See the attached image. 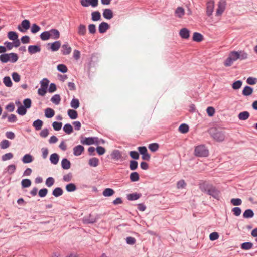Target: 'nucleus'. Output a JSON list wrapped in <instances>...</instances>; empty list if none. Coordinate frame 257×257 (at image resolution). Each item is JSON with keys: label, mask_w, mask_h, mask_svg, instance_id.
<instances>
[{"label": "nucleus", "mask_w": 257, "mask_h": 257, "mask_svg": "<svg viewBox=\"0 0 257 257\" xmlns=\"http://www.w3.org/2000/svg\"><path fill=\"white\" fill-rule=\"evenodd\" d=\"M248 58V54L244 51H233L229 53L228 57L224 62V65L226 67L230 66L233 62L237 59L240 60H245Z\"/></svg>", "instance_id": "nucleus-1"}, {"label": "nucleus", "mask_w": 257, "mask_h": 257, "mask_svg": "<svg viewBox=\"0 0 257 257\" xmlns=\"http://www.w3.org/2000/svg\"><path fill=\"white\" fill-rule=\"evenodd\" d=\"M7 51V48L4 46H0V61L3 63H6L10 61L12 63L16 62L19 56L17 53L12 52L10 53H4Z\"/></svg>", "instance_id": "nucleus-2"}, {"label": "nucleus", "mask_w": 257, "mask_h": 257, "mask_svg": "<svg viewBox=\"0 0 257 257\" xmlns=\"http://www.w3.org/2000/svg\"><path fill=\"white\" fill-rule=\"evenodd\" d=\"M208 132L210 136L217 142L224 141L226 138L225 132L216 127L210 128Z\"/></svg>", "instance_id": "nucleus-3"}, {"label": "nucleus", "mask_w": 257, "mask_h": 257, "mask_svg": "<svg viewBox=\"0 0 257 257\" xmlns=\"http://www.w3.org/2000/svg\"><path fill=\"white\" fill-rule=\"evenodd\" d=\"M194 155L198 157H206L209 155V151L205 145H198L195 148Z\"/></svg>", "instance_id": "nucleus-4"}, {"label": "nucleus", "mask_w": 257, "mask_h": 257, "mask_svg": "<svg viewBox=\"0 0 257 257\" xmlns=\"http://www.w3.org/2000/svg\"><path fill=\"white\" fill-rule=\"evenodd\" d=\"M30 21L27 19L23 20L21 24L18 26V29L22 33H25L30 28Z\"/></svg>", "instance_id": "nucleus-5"}, {"label": "nucleus", "mask_w": 257, "mask_h": 257, "mask_svg": "<svg viewBox=\"0 0 257 257\" xmlns=\"http://www.w3.org/2000/svg\"><path fill=\"white\" fill-rule=\"evenodd\" d=\"M139 154L142 155V159L149 161L150 160V155L148 153L147 148L145 146L139 147L138 148Z\"/></svg>", "instance_id": "nucleus-6"}, {"label": "nucleus", "mask_w": 257, "mask_h": 257, "mask_svg": "<svg viewBox=\"0 0 257 257\" xmlns=\"http://www.w3.org/2000/svg\"><path fill=\"white\" fill-rule=\"evenodd\" d=\"M111 159L114 160L118 161L119 159L124 160L127 156L126 155L125 157H122L121 152L118 150H114L110 154Z\"/></svg>", "instance_id": "nucleus-7"}, {"label": "nucleus", "mask_w": 257, "mask_h": 257, "mask_svg": "<svg viewBox=\"0 0 257 257\" xmlns=\"http://www.w3.org/2000/svg\"><path fill=\"white\" fill-rule=\"evenodd\" d=\"M98 138L96 137H89L87 138H85L84 140H81V143L82 144L90 145L94 144H98Z\"/></svg>", "instance_id": "nucleus-8"}, {"label": "nucleus", "mask_w": 257, "mask_h": 257, "mask_svg": "<svg viewBox=\"0 0 257 257\" xmlns=\"http://www.w3.org/2000/svg\"><path fill=\"white\" fill-rule=\"evenodd\" d=\"M212 184L207 181H203L199 184V189L203 193H207L208 190L211 188Z\"/></svg>", "instance_id": "nucleus-9"}, {"label": "nucleus", "mask_w": 257, "mask_h": 257, "mask_svg": "<svg viewBox=\"0 0 257 257\" xmlns=\"http://www.w3.org/2000/svg\"><path fill=\"white\" fill-rule=\"evenodd\" d=\"M220 191L212 185L211 188L208 190L206 194L210 195L214 198L217 199L219 197Z\"/></svg>", "instance_id": "nucleus-10"}, {"label": "nucleus", "mask_w": 257, "mask_h": 257, "mask_svg": "<svg viewBox=\"0 0 257 257\" xmlns=\"http://www.w3.org/2000/svg\"><path fill=\"white\" fill-rule=\"evenodd\" d=\"M47 45L50 46L49 49L52 51L55 52L59 49L61 46V43L60 41H56L53 43H49Z\"/></svg>", "instance_id": "nucleus-11"}, {"label": "nucleus", "mask_w": 257, "mask_h": 257, "mask_svg": "<svg viewBox=\"0 0 257 257\" xmlns=\"http://www.w3.org/2000/svg\"><path fill=\"white\" fill-rule=\"evenodd\" d=\"M41 47L38 45H30L28 48V52L31 55L36 53H39L41 51Z\"/></svg>", "instance_id": "nucleus-12"}, {"label": "nucleus", "mask_w": 257, "mask_h": 257, "mask_svg": "<svg viewBox=\"0 0 257 257\" xmlns=\"http://www.w3.org/2000/svg\"><path fill=\"white\" fill-rule=\"evenodd\" d=\"M61 51L63 55H67L71 53L72 48L68 42H66L64 44L62 45Z\"/></svg>", "instance_id": "nucleus-13"}, {"label": "nucleus", "mask_w": 257, "mask_h": 257, "mask_svg": "<svg viewBox=\"0 0 257 257\" xmlns=\"http://www.w3.org/2000/svg\"><path fill=\"white\" fill-rule=\"evenodd\" d=\"M214 3L213 1H210L206 4V15L210 17L213 12Z\"/></svg>", "instance_id": "nucleus-14"}, {"label": "nucleus", "mask_w": 257, "mask_h": 257, "mask_svg": "<svg viewBox=\"0 0 257 257\" xmlns=\"http://www.w3.org/2000/svg\"><path fill=\"white\" fill-rule=\"evenodd\" d=\"M110 25L106 22H101L98 26V30L100 33L103 34L110 28Z\"/></svg>", "instance_id": "nucleus-15"}, {"label": "nucleus", "mask_w": 257, "mask_h": 257, "mask_svg": "<svg viewBox=\"0 0 257 257\" xmlns=\"http://www.w3.org/2000/svg\"><path fill=\"white\" fill-rule=\"evenodd\" d=\"M84 151V148L81 145H77L73 148V154L75 156H79Z\"/></svg>", "instance_id": "nucleus-16"}, {"label": "nucleus", "mask_w": 257, "mask_h": 257, "mask_svg": "<svg viewBox=\"0 0 257 257\" xmlns=\"http://www.w3.org/2000/svg\"><path fill=\"white\" fill-rule=\"evenodd\" d=\"M103 17L108 20H110L113 17V13L112 11L110 9H105L103 11Z\"/></svg>", "instance_id": "nucleus-17"}, {"label": "nucleus", "mask_w": 257, "mask_h": 257, "mask_svg": "<svg viewBox=\"0 0 257 257\" xmlns=\"http://www.w3.org/2000/svg\"><path fill=\"white\" fill-rule=\"evenodd\" d=\"M16 166L14 164L8 165L4 170L3 174L8 173L9 175L13 174L16 171Z\"/></svg>", "instance_id": "nucleus-18"}, {"label": "nucleus", "mask_w": 257, "mask_h": 257, "mask_svg": "<svg viewBox=\"0 0 257 257\" xmlns=\"http://www.w3.org/2000/svg\"><path fill=\"white\" fill-rule=\"evenodd\" d=\"M253 91V89L249 86H245L242 90V94L243 96H248L251 95Z\"/></svg>", "instance_id": "nucleus-19"}, {"label": "nucleus", "mask_w": 257, "mask_h": 257, "mask_svg": "<svg viewBox=\"0 0 257 257\" xmlns=\"http://www.w3.org/2000/svg\"><path fill=\"white\" fill-rule=\"evenodd\" d=\"M22 161L24 164L30 163L34 160L33 157L30 154H25L22 158Z\"/></svg>", "instance_id": "nucleus-20"}, {"label": "nucleus", "mask_w": 257, "mask_h": 257, "mask_svg": "<svg viewBox=\"0 0 257 257\" xmlns=\"http://www.w3.org/2000/svg\"><path fill=\"white\" fill-rule=\"evenodd\" d=\"M61 167L64 170H68L71 167V162L67 158H63L61 161Z\"/></svg>", "instance_id": "nucleus-21"}, {"label": "nucleus", "mask_w": 257, "mask_h": 257, "mask_svg": "<svg viewBox=\"0 0 257 257\" xmlns=\"http://www.w3.org/2000/svg\"><path fill=\"white\" fill-rule=\"evenodd\" d=\"M142 196L141 193H134L127 195V199L129 201H135L139 199Z\"/></svg>", "instance_id": "nucleus-22"}, {"label": "nucleus", "mask_w": 257, "mask_h": 257, "mask_svg": "<svg viewBox=\"0 0 257 257\" xmlns=\"http://www.w3.org/2000/svg\"><path fill=\"white\" fill-rule=\"evenodd\" d=\"M179 34L181 38L183 39H188L190 36L189 30L186 28L181 29L180 31Z\"/></svg>", "instance_id": "nucleus-23"}, {"label": "nucleus", "mask_w": 257, "mask_h": 257, "mask_svg": "<svg viewBox=\"0 0 257 257\" xmlns=\"http://www.w3.org/2000/svg\"><path fill=\"white\" fill-rule=\"evenodd\" d=\"M49 32L50 33V38L53 39H57L60 37V32L56 29H51Z\"/></svg>", "instance_id": "nucleus-24"}, {"label": "nucleus", "mask_w": 257, "mask_h": 257, "mask_svg": "<svg viewBox=\"0 0 257 257\" xmlns=\"http://www.w3.org/2000/svg\"><path fill=\"white\" fill-rule=\"evenodd\" d=\"M50 161L54 165H56L59 160V156L57 153H53L50 156Z\"/></svg>", "instance_id": "nucleus-25"}, {"label": "nucleus", "mask_w": 257, "mask_h": 257, "mask_svg": "<svg viewBox=\"0 0 257 257\" xmlns=\"http://www.w3.org/2000/svg\"><path fill=\"white\" fill-rule=\"evenodd\" d=\"M192 40L197 42H201L203 40V36L200 33L194 32L193 35Z\"/></svg>", "instance_id": "nucleus-26"}, {"label": "nucleus", "mask_w": 257, "mask_h": 257, "mask_svg": "<svg viewBox=\"0 0 257 257\" xmlns=\"http://www.w3.org/2000/svg\"><path fill=\"white\" fill-rule=\"evenodd\" d=\"M249 113L247 111H244L240 112L238 115V117L240 120H245L249 118Z\"/></svg>", "instance_id": "nucleus-27"}, {"label": "nucleus", "mask_w": 257, "mask_h": 257, "mask_svg": "<svg viewBox=\"0 0 257 257\" xmlns=\"http://www.w3.org/2000/svg\"><path fill=\"white\" fill-rule=\"evenodd\" d=\"M254 213L251 209H247L243 213V217L244 218H251L254 216Z\"/></svg>", "instance_id": "nucleus-28"}, {"label": "nucleus", "mask_w": 257, "mask_h": 257, "mask_svg": "<svg viewBox=\"0 0 257 257\" xmlns=\"http://www.w3.org/2000/svg\"><path fill=\"white\" fill-rule=\"evenodd\" d=\"M63 193V190L61 187H56L52 191V194L55 197L61 196Z\"/></svg>", "instance_id": "nucleus-29"}, {"label": "nucleus", "mask_w": 257, "mask_h": 257, "mask_svg": "<svg viewBox=\"0 0 257 257\" xmlns=\"http://www.w3.org/2000/svg\"><path fill=\"white\" fill-rule=\"evenodd\" d=\"M99 160L97 158L93 157L89 160L88 164L91 167H96L99 165Z\"/></svg>", "instance_id": "nucleus-30"}, {"label": "nucleus", "mask_w": 257, "mask_h": 257, "mask_svg": "<svg viewBox=\"0 0 257 257\" xmlns=\"http://www.w3.org/2000/svg\"><path fill=\"white\" fill-rule=\"evenodd\" d=\"M55 115L54 110L51 108H47L45 110V116L48 118H51L53 117Z\"/></svg>", "instance_id": "nucleus-31"}, {"label": "nucleus", "mask_w": 257, "mask_h": 257, "mask_svg": "<svg viewBox=\"0 0 257 257\" xmlns=\"http://www.w3.org/2000/svg\"><path fill=\"white\" fill-rule=\"evenodd\" d=\"M115 191L113 189L108 188L103 190L102 194L104 197H110L113 195Z\"/></svg>", "instance_id": "nucleus-32"}, {"label": "nucleus", "mask_w": 257, "mask_h": 257, "mask_svg": "<svg viewBox=\"0 0 257 257\" xmlns=\"http://www.w3.org/2000/svg\"><path fill=\"white\" fill-rule=\"evenodd\" d=\"M253 244L250 242H245L241 244L240 247L242 250H247L252 248Z\"/></svg>", "instance_id": "nucleus-33"}, {"label": "nucleus", "mask_w": 257, "mask_h": 257, "mask_svg": "<svg viewBox=\"0 0 257 257\" xmlns=\"http://www.w3.org/2000/svg\"><path fill=\"white\" fill-rule=\"evenodd\" d=\"M43 124V121L41 119H38L33 122V126L35 127L36 130L38 131L41 129Z\"/></svg>", "instance_id": "nucleus-34"}, {"label": "nucleus", "mask_w": 257, "mask_h": 257, "mask_svg": "<svg viewBox=\"0 0 257 257\" xmlns=\"http://www.w3.org/2000/svg\"><path fill=\"white\" fill-rule=\"evenodd\" d=\"M67 114L71 119H75L78 116L77 111L73 109H69L67 111Z\"/></svg>", "instance_id": "nucleus-35"}, {"label": "nucleus", "mask_w": 257, "mask_h": 257, "mask_svg": "<svg viewBox=\"0 0 257 257\" xmlns=\"http://www.w3.org/2000/svg\"><path fill=\"white\" fill-rule=\"evenodd\" d=\"M91 19L93 21H97L101 20V14L98 11H94L91 13Z\"/></svg>", "instance_id": "nucleus-36"}, {"label": "nucleus", "mask_w": 257, "mask_h": 257, "mask_svg": "<svg viewBox=\"0 0 257 257\" xmlns=\"http://www.w3.org/2000/svg\"><path fill=\"white\" fill-rule=\"evenodd\" d=\"M86 27L83 24H80L78 27V34L80 36H84L86 33Z\"/></svg>", "instance_id": "nucleus-37"}, {"label": "nucleus", "mask_w": 257, "mask_h": 257, "mask_svg": "<svg viewBox=\"0 0 257 257\" xmlns=\"http://www.w3.org/2000/svg\"><path fill=\"white\" fill-rule=\"evenodd\" d=\"M3 82L6 87H11L13 85L12 81L9 76L4 77L3 79Z\"/></svg>", "instance_id": "nucleus-38"}, {"label": "nucleus", "mask_w": 257, "mask_h": 257, "mask_svg": "<svg viewBox=\"0 0 257 257\" xmlns=\"http://www.w3.org/2000/svg\"><path fill=\"white\" fill-rule=\"evenodd\" d=\"M139 175L137 172H133L130 175V179L131 182H136L139 180Z\"/></svg>", "instance_id": "nucleus-39"}, {"label": "nucleus", "mask_w": 257, "mask_h": 257, "mask_svg": "<svg viewBox=\"0 0 257 257\" xmlns=\"http://www.w3.org/2000/svg\"><path fill=\"white\" fill-rule=\"evenodd\" d=\"M189 128L188 124L186 123H182L179 126L178 130L180 133L185 134L189 131Z\"/></svg>", "instance_id": "nucleus-40"}, {"label": "nucleus", "mask_w": 257, "mask_h": 257, "mask_svg": "<svg viewBox=\"0 0 257 257\" xmlns=\"http://www.w3.org/2000/svg\"><path fill=\"white\" fill-rule=\"evenodd\" d=\"M63 130L67 134H70L73 131V128L70 123L65 124L63 126Z\"/></svg>", "instance_id": "nucleus-41"}, {"label": "nucleus", "mask_w": 257, "mask_h": 257, "mask_svg": "<svg viewBox=\"0 0 257 257\" xmlns=\"http://www.w3.org/2000/svg\"><path fill=\"white\" fill-rule=\"evenodd\" d=\"M71 107L75 109H77L80 105V102L78 99L73 98L70 103Z\"/></svg>", "instance_id": "nucleus-42"}, {"label": "nucleus", "mask_w": 257, "mask_h": 257, "mask_svg": "<svg viewBox=\"0 0 257 257\" xmlns=\"http://www.w3.org/2000/svg\"><path fill=\"white\" fill-rule=\"evenodd\" d=\"M40 37L43 41L48 40L50 38V33L49 31H44L40 34Z\"/></svg>", "instance_id": "nucleus-43"}, {"label": "nucleus", "mask_w": 257, "mask_h": 257, "mask_svg": "<svg viewBox=\"0 0 257 257\" xmlns=\"http://www.w3.org/2000/svg\"><path fill=\"white\" fill-rule=\"evenodd\" d=\"M175 15L178 18H181L185 14L184 9L181 7H178L175 10Z\"/></svg>", "instance_id": "nucleus-44"}, {"label": "nucleus", "mask_w": 257, "mask_h": 257, "mask_svg": "<svg viewBox=\"0 0 257 257\" xmlns=\"http://www.w3.org/2000/svg\"><path fill=\"white\" fill-rule=\"evenodd\" d=\"M31 184V181L29 179H24L21 181V186L23 188L30 187Z\"/></svg>", "instance_id": "nucleus-45"}, {"label": "nucleus", "mask_w": 257, "mask_h": 257, "mask_svg": "<svg viewBox=\"0 0 257 257\" xmlns=\"http://www.w3.org/2000/svg\"><path fill=\"white\" fill-rule=\"evenodd\" d=\"M76 189V186L73 183H69L66 186V190L68 192L75 191Z\"/></svg>", "instance_id": "nucleus-46"}, {"label": "nucleus", "mask_w": 257, "mask_h": 257, "mask_svg": "<svg viewBox=\"0 0 257 257\" xmlns=\"http://www.w3.org/2000/svg\"><path fill=\"white\" fill-rule=\"evenodd\" d=\"M51 101L56 105H58L61 101V97L59 94H55L51 98Z\"/></svg>", "instance_id": "nucleus-47"}, {"label": "nucleus", "mask_w": 257, "mask_h": 257, "mask_svg": "<svg viewBox=\"0 0 257 257\" xmlns=\"http://www.w3.org/2000/svg\"><path fill=\"white\" fill-rule=\"evenodd\" d=\"M27 109L23 105L19 106L17 110V113L20 115L23 116L27 113Z\"/></svg>", "instance_id": "nucleus-48"}, {"label": "nucleus", "mask_w": 257, "mask_h": 257, "mask_svg": "<svg viewBox=\"0 0 257 257\" xmlns=\"http://www.w3.org/2000/svg\"><path fill=\"white\" fill-rule=\"evenodd\" d=\"M11 143L7 140H3L0 143V148L2 149H5L10 147Z\"/></svg>", "instance_id": "nucleus-49"}, {"label": "nucleus", "mask_w": 257, "mask_h": 257, "mask_svg": "<svg viewBox=\"0 0 257 257\" xmlns=\"http://www.w3.org/2000/svg\"><path fill=\"white\" fill-rule=\"evenodd\" d=\"M159 148V145L157 143H151L149 144L148 146V148L152 152H155L157 151L158 150Z\"/></svg>", "instance_id": "nucleus-50"}, {"label": "nucleus", "mask_w": 257, "mask_h": 257, "mask_svg": "<svg viewBox=\"0 0 257 257\" xmlns=\"http://www.w3.org/2000/svg\"><path fill=\"white\" fill-rule=\"evenodd\" d=\"M8 37L10 40H15L18 38V34L15 31H10L8 33Z\"/></svg>", "instance_id": "nucleus-51"}, {"label": "nucleus", "mask_w": 257, "mask_h": 257, "mask_svg": "<svg viewBox=\"0 0 257 257\" xmlns=\"http://www.w3.org/2000/svg\"><path fill=\"white\" fill-rule=\"evenodd\" d=\"M57 69L58 71L63 73H65L68 71V68L67 66L63 64H60L58 65L57 66Z\"/></svg>", "instance_id": "nucleus-52"}, {"label": "nucleus", "mask_w": 257, "mask_h": 257, "mask_svg": "<svg viewBox=\"0 0 257 257\" xmlns=\"http://www.w3.org/2000/svg\"><path fill=\"white\" fill-rule=\"evenodd\" d=\"M138 166V162L136 160H132L130 161L129 168L131 170H135Z\"/></svg>", "instance_id": "nucleus-53"}, {"label": "nucleus", "mask_w": 257, "mask_h": 257, "mask_svg": "<svg viewBox=\"0 0 257 257\" xmlns=\"http://www.w3.org/2000/svg\"><path fill=\"white\" fill-rule=\"evenodd\" d=\"M242 85V81L241 80H237L234 81L232 84V87L234 90L239 89Z\"/></svg>", "instance_id": "nucleus-54"}, {"label": "nucleus", "mask_w": 257, "mask_h": 257, "mask_svg": "<svg viewBox=\"0 0 257 257\" xmlns=\"http://www.w3.org/2000/svg\"><path fill=\"white\" fill-rule=\"evenodd\" d=\"M97 221L96 218H93L90 215L88 217L84 219V222L86 224H93Z\"/></svg>", "instance_id": "nucleus-55"}, {"label": "nucleus", "mask_w": 257, "mask_h": 257, "mask_svg": "<svg viewBox=\"0 0 257 257\" xmlns=\"http://www.w3.org/2000/svg\"><path fill=\"white\" fill-rule=\"evenodd\" d=\"M52 126L55 131H58L61 129L62 123L61 122L54 121L52 123Z\"/></svg>", "instance_id": "nucleus-56"}, {"label": "nucleus", "mask_w": 257, "mask_h": 257, "mask_svg": "<svg viewBox=\"0 0 257 257\" xmlns=\"http://www.w3.org/2000/svg\"><path fill=\"white\" fill-rule=\"evenodd\" d=\"M41 29L40 27L37 24H32L31 28V32L33 34H35L39 32Z\"/></svg>", "instance_id": "nucleus-57"}, {"label": "nucleus", "mask_w": 257, "mask_h": 257, "mask_svg": "<svg viewBox=\"0 0 257 257\" xmlns=\"http://www.w3.org/2000/svg\"><path fill=\"white\" fill-rule=\"evenodd\" d=\"M54 183H55L54 179L52 177H49L47 178V179L46 180L45 184H46V185L48 187H50L53 185Z\"/></svg>", "instance_id": "nucleus-58"}, {"label": "nucleus", "mask_w": 257, "mask_h": 257, "mask_svg": "<svg viewBox=\"0 0 257 257\" xmlns=\"http://www.w3.org/2000/svg\"><path fill=\"white\" fill-rule=\"evenodd\" d=\"M23 104L24 105L23 106L24 107H25L26 109H29L31 107L32 101L30 98H26L23 100Z\"/></svg>", "instance_id": "nucleus-59"}, {"label": "nucleus", "mask_w": 257, "mask_h": 257, "mask_svg": "<svg viewBox=\"0 0 257 257\" xmlns=\"http://www.w3.org/2000/svg\"><path fill=\"white\" fill-rule=\"evenodd\" d=\"M231 203L234 206H239L242 203V200L240 198H232L230 200Z\"/></svg>", "instance_id": "nucleus-60"}, {"label": "nucleus", "mask_w": 257, "mask_h": 257, "mask_svg": "<svg viewBox=\"0 0 257 257\" xmlns=\"http://www.w3.org/2000/svg\"><path fill=\"white\" fill-rule=\"evenodd\" d=\"M130 156L134 160H138L139 158V152L136 151H131L129 152Z\"/></svg>", "instance_id": "nucleus-61"}, {"label": "nucleus", "mask_w": 257, "mask_h": 257, "mask_svg": "<svg viewBox=\"0 0 257 257\" xmlns=\"http://www.w3.org/2000/svg\"><path fill=\"white\" fill-rule=\"evenodd\" d=\"M12 77L13 81L15 82H19L21 80L20 75L16 72L12 73Z\"/></svg>", "instance_id": "nucleus-62"}, {"label": "nucleus", "mask_w": 257, "mask_h": 257, "mask_svg": "<svg viewBox=\"0 0 257 257\" xmlns=\"http://www.w3.org/2000/svg\"><path fill=\"white\" fill-rule=\"evenodd\" d=\"M48 192V189L47 188H44L39 190L38 195L41 198H44L47 195Z\"/></svg>", "instance_id": "nucleus-63"}, {"label": "nucleus", "mask_w": 257, "mask_h": 257, "mask_svg": "<svg viewBox=\"0 0 257 257\" xmlns=\"http://www.w3.org/2000/svg\"><path fill=\"white\" fill-rule=\"evenodd\" d=\"M49 83V80L47 78H43L40 81V84H41L40 87L48 89Z\"/></svg>", "instance_id": "nucleus-64"}]
</instances>
